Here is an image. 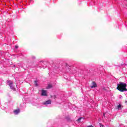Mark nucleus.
Here are the masks:
<instances>
[{
    "label": "nucleus",
    "instance_id": "f257e3e1",
    "mask_svg": "<svg viewBox=\"0 0 127 127\" xmlns=\"http://www.w3.org/2000/svg\"><path fill=\"white\" fill-rule=\"evenodd\" d=\"M117 90H118L120 92L127 91V83L120 82L119 84H117Z\"/></svg>",
    "mask_w": 127,
    "mask_h": 127
},
{
    "label": "nucleus",
    "instance_id": "f03ea898",
    "mask_svg": "<svg viewBox=\"0 0 127 127\" xmlns=\"http://www.w3.org/2000/svg\"><path fill=\"white\" fill-rule=\"evenodd\" d=\"M7 83L11 89H13V82L11 81H7Z\"/></svg>",
    "mask_w": 127,
    "mask_h": 127
},
{
    "label": "nucleus",
    "instance_id": "7ed1b4c3",
    "mask_svg": "<svg viewBox=\"0 0 127 127\" xmlns=\"http://www.w3.org/2000/svg\"><path fill=\"white\" fill-rule=\"evenodd\" d=\"M51 100H48V101H46L43 103V105H45L46 106L47 105H51Z\"/></svg>",
    "mask_w": 127,
    "mask_h": 127
},
{
    "label": "nucleus",
    "instance_id": "20e7f679",
    "mask_svg": "<svg viewBox=\"0 0 127 127\" xmlns=\"http://www.w3.org/2000/svg\"><path fill=\"white\" fill-rule=\"evenodd\" d=\"M96 87H98V85H97V83L95 81H93L92 82V86H91V88H96Z\"/></svg>",
    "mask_w": 127,
    "mask_h": 127
},
{
    "label": "nucleus",
    "instance_id": "39448f33",
    "mask_svg": "<svg viewBox=\"0 0 127 127\" xmlns=\"http://www.w3.org/2000/svg\"><path fill=\"white\" fill-rule=\"evenodd\" d=\"M41 95L42 96H47V93H46V90L42 89Z\"/></svg>",
    "mask_w": 127,
    "mask_h": 127
},
{
    "label": "nucleus",
    "instance_id": "423d86ee",
    "mask_svg": "<svg viewBox=\"0 0 127 127\" xmlns=\"http://www.w3.org/2000/svg\"><path fill=\"white\" fill-rule=\"evenodd\" d=\"M82 120H84V118H83V117H81L78 119H77V122H83L82 121Z\"/></svg>",
    "mask_w": 127,
    "mask_h": 127
},
{
    "label": "nucleus",
    "instance_id": "0eeeda50",
    "mask_svg": "<svg viewBox=\"0 0 127 127\" xmlns=\"http://www.w3.org/2000/svg\"><path fill=\"white\" fill-rule=\"evenodd\" d=\"M52 88V85L51 84H49L47 87V89H51Z\"/></svg>",
    "mask_w": 127,
    "mask_h": 127
},
{
    "label": "nucleus",
    "instance_id": "6e6552de",
    "mask_svg": "<svg viewBox=\"0 0 127 127\" xmlns=\"http://www.w3.org/2000/svg\"><path fill=\"white\" fill-rule=\"evenodd\" d=\"M117 109H118V110H121V109H122V105L119 104V105L117 106Z\"/></svg>",
    "mask_w": 127,
    "mask_h": 127
},
{
    "label": "nucleus",
    "instance_id": "1a4fd4ad",
    "mask_svg": "<svg viewBox=\"0 0 127 127\" xmlns=\"http://www.w3.org/2000/svg\"><path fill=\"white\" fill-rule=\"evenodd\" d=\"M34 84V85L36 87H37V86H38V84H37V81H35Z\"/></svg>",
    "mask_w": 127,
    "mask_h": 127
},
{
    "label": "nucleus",
    "instance_id": "9d476101",
    "mask_svg": "<svg viewBox=\"0 0 127 127\" xmlns=\"http://www.w3.org/2000/svg\"><path fill=\"white\" fill-rule=\"evenodd\" d=\"M14 112H20V110L19 108H17L15 110H14Z\"/></svg>",
    "mask_w": 127,
    "mask_h": 127
},
{
    "label": "nucleus",
    "instance_id": "9b49d317",
    "mask_svg": "<svg viewBox=\"0 0 127 127\" xmlns=\"http://www.w3.org/2000/svg\"><path fill=\"white\" fill-rule=\"evenodd\" d=\"M53 98L54 99H57V96H56V95H54V96H53Z\"/></svg>",
    "mask_w": 127,
    "mask_h": 127
},
{
    "label": "nucleus",
    "instance_id": "f8f14e48",
    "mask_svg": "<svg viewBox=\"0 0 127 127\" xmlns=\"http://www.w3.org/2000/svg\"><path fill=\"white\" fill-rule=\"evenodd\" d=\"M18 113H19V112H14V115H17V114H18Z\"/></svg>",
    "mask_w": 127,
    "mask_h": 127
},
{
    "label": "nucleus",
    "instance_id": "ddd939ff",
    "mask_svg": "<svg viewBox=\"0 0 127 127\" xmlns=\"http://www.w3.org/2000/svg\"><path fill=\"white\" fill-rule=\"evenodd\" d=\"M106 114H107V113H103V117H105V116H106Z\"/></svg>",
    "mask_w": 127,
    "mask_h": 127
},
{
    "label": "nucleus",
    "instance_id": "4468645a",
    "mask_svg": "<svg viewBox=\"0 0 127 127\" xmlns=\"http://www.w3.org/2000/svg\"><path fill=\"white\" fill-rule=\"evenodd\" d=\"M15 48H16V49H17V48H18V46H15Z\"/></svg>",
    "mask_w": 127,
    "mask_h": 127
},
{
    "label": "nucleus",
    "instance_id": "2eb2a0df",
    "mask_svg": "<svg viewBox=\"0 0 127 127\" xmlns=\"http://www.w3.org/2000/svg\"><path fill=\"white\" fill-rule=\"evenodd\" d=\"M65 65L66 67H67V66H68V64L65 63Z\"/></svg>",
    "mask_w": 127,
    "mask_h": 127
},
{
    "label": "nucleus",
    "instance_id": "dca6fc26",
    "mask_svg": "<svg viewBox=\"0 0 127 127\" xmlns=\"http://www.w3.org/2000/svg\"><path fill=\"white\" fill-rule=\"evenodd\" d=\"M100 127H104V125H100Z\"/></svg>",
    "mask_w": 127,
    "mask_h": 127
},
{
    "label": "nucleus",
    "instance_id": "f3484780",
    "mask_svg": "<svg viewBox=\"0 0 127 127\" xmlns=\"http://www.w3.org/2000/svg\"><path fill=\"white\" fill-rule=\"evenodd\" d=\"M87 127H93L92 126H88Z\"/></svg>",
    "mask_w": 127,
    "mask_h": 127
},
{
    "label": "nucleus",
    "instance_id": "a211bd4d",
    "mask_svg": "<svg viewBox=\"0 0 127 127\" xmlns=\"http://www.w3.org/2000/svg\"><path fill=\"white\" fill-rule=\"evenodd\" d=\"M30 1L32 0H30Z\"/></svg>",
    "mask_w": 127,
    "mask_h": 127
}]
</instances>
